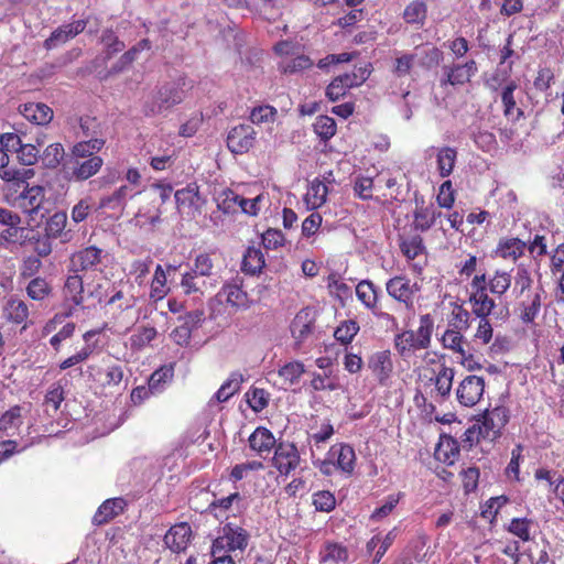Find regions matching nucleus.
I'll return each instance as SVG.
<instances>
[{
  "mask_svg": "<svg viewBox=\"0 0 564 564\" xmlns=\"http://www.w3.org/2000/svg\"><path fill=\"white\" fill-rule=\"evenodd\" d=\"M275 117L276 109L269 105L256 107L250 113V120L254 124L273 122Z\"/></svg>",
  "mask_w": 564,
  "mask_h": 564,
  "instance_id": "obj_62",
  "label": "nucleus"
},
{
  "mask_svg": "<svg viewBox=\"0 0 564 564\" xmlns=\"http://www.w3.org/2000/svg\"><path fill=\"white\" fill-rule=\"evenodd\" d=\"M104 165L100 156L89 159H68L64 163V172L69 180L84 182L96 175Z\"/></svg>",
  "mask_w": 564,
  "mask_h": 564,
  "instance_id": "obj_4",
  "label": "nucleus"
},
{
  "mask_svg": "<svg viewBox=\"0 0 564 564\" xmlns=\"http://www.w3.org/2000/svg\"><path fill=\"white\" fill-rule=\"evenodd\" d=\"M400 249L402 253L406 257V259L413 260L424 252L425 247L423 245L422 237L419 235H414L409 238L402 239L400 242Z\"/></svg>",
  "mask_w": 564,
  "mask_h": 564,
  "instance_id": "obj_44",
  "label": "nucleus"
},
{
  "mask_svg": "<svg viewBox=\"0 0 564 564\" xmlns=\"http://www.w3.org/2000/svg\"><path fill=\"white\" fill-rule=\"evenodd\" d=\"M158 335L154 327L143 326L140 327L135 334L131 336V345L134 348H142L149 345Z\"/></svg>",
  "mask_w": 564,
  "mask_h": 564,
  "instance_id": "obj_64",
  "label": "nucleus"
},
{
  "mask_svg": "<svg viewBox=\"0 0 564 564\" xmlns=\"http://www.w3.org/2000/svg\"><path fill=\"white\" fill-rule=\"evenodd\" d=\"M359 330L357 322L349 319L343 322L334 332V337L341 344H349Z\"/></svg>",
  "mask_w": 564,
  "mask_h": 564,
  "instance_id": "obj_56",
  "label": "nucleus"
},
{
  "mask_svg": "<svg viewBox=\"0 0 564 564\" xmlns=\"http://www.w3.org/2000/svg\"><path fill=\"white\" fill-rule=\"evenodd\" d=\"M358 300L370 310L375 316L387 322H395V318L381 310L379 305V290L369 280L360 281L356 286Z\"/></svg>",
  "mask_w": 564,
  "mask_h": 564,
  "instance_id": "obj_7",
  "label": "nucleus"
},
{
  "mask_svg": "<svg viewBox=\"0 0 564 564\" xmlns=\"http://www.w3.org/2000/svg\"><path fill=\"white\" fill-rule=\"evenodd\" d=\"M305 372L304 364L299 360H293L283 365L278 375L288 386H294L300 382L302 375Z\"/></svg>",
  "mask_w": 564,
  "mask_h": 564,
  "instance_id": "obj_40",
  "label": "nucleus"
},
{
  "mask_svg": "<svg viewBox=\"0 0 564 564\" xmlns=\"http://www.w3.org/2000/svg\"><path fill=\"white\" fill-rule=\"evenodd\" d=\"M44 188L42 186L26 187L19 196L18 204L29 215L37 214L44 203Z\"/></svg>",
  "mask_w": 564,
  "mask_h": 564,
  "instance_id": "obj_20",
  "label": "nucleus"
},
{
  "mask_svg": "<svg viewBox=\"0 0 564 564\" xmlns=\"http://www.w3.org/2000/svg\"><path fill=\"white\" fill-rule=\"evenodd\" d=\"M184 82L167 83L152 91L144 101L143 111L147 116L164 115L181 104L185 96Z\"/></svg>",
  "mask_w": 564,
  "mask_h": 564,
  "instance_id": "obj_1",
  "label": "nucleus"
},
{
  "mask_svg": "<svg viewBox=\"0 0 564 564\" xmlns=\"http://www.w3.org/2000/svg\"><path fill=\"white\" fill-rule=\"evenodd\" d=\"M21 115L35 124H47L53 119V110L45 104L30 102L21 106Z\"/></svg>",
  "mask_w": 564,
  "mask_h": 564,
  "instance_id": "obj_23",
  "label": "nucleus"
},
{
  "mask_svg": "<svg viewBox=\"0 0 564 564\" xmlns=\"http://www.w3.org/2000/svg\"><path fill=\"white\" fill-rule=\"evenodd\" d=\"M508 419V410L505 406H496L492 410H486L482 415L480 434H482L484 437L495 438L507 424Z\"/></svg>",
  "mask_w": 564,
  "mask_h": 564,
  "instance_id": "obj_11",
  "label": "nucleus"
},
{
  "mask_svg": "<svg viewBox=\"0 0 564 564\" xmlns=\"http://www.w3.org/2000/svg\"><path fill=\"white\" fill-rule=\"evenodd\" d=\"M477 63L470 59L464 64H454L444 67V78L441 80L442 85L449 84L453 86L464 85L470 80L477 73Z\"/></svg>",
  "mask_w": 564,
  "mask_h": 564,
  "instance_id": "obj_13",
  "label": "nucleus"
},
{
  "mask_svg": "<svg viewBox=\"0 0 564 564\" xmlns=\"http://www.w3.org/2000/svg\"><path fill=\"white\" fill-rule=\"evenodd\" d=\"M416 283H411L404 275H395L386 282V291L393 300L402 303L408 310L413 307L414 295L419 291Z\"/></svg>",
  "mask_w": 564,
  "mask_h": 564,
  "instance_id": "obj_5",
  "label": "nucleus"
},
{
  "mask_svg": "<svg viewBox=\"0 0 564 564\" xmlns=\"http://www.w3.org/2000/svg\"><path fill=\"white\" fill-rule=\"evenodd\" d=\"M242 281L237 278L226 283L219 295L224 296L226 302L235 307H246L248 304V294L241 288Z\"/></svg>",
  "mask_w": 564,
  "mask_h": 564,
  "instance_id": "obj_25",
  "label": "nucleus"
},
{
  "mask_svg": "<svg viewBox=\"0 0 564 564\" xmlns=\"http://www.w3.org/2000/svg\"><path fill=\"white\" fill-rule=\"evenodd\" d=\"M321 564H345L349 558L348 549L338 542L326 541L318 553Z\"/></svg>",
  "mask_w": 564,
  "mask_h": 564,
  "instance_id": "obj_21",
  "label": "nucleus"
},
{
  "mask_svg": "<svg viewBox=\"0 0 564 564\" xmlns=\"http://www.w3.org/2000/svg\"><path fill=\"white\" fill-rule=\"evenodd\" d=\"M192 536L191 525L182 522L173 525L164 536L165 545L173 552L185 551Z\"/></svg>",
  "mask_w": 564,
  "mask_h": 564,
  "instance_id": "obj_16",
  "label": "nucleus"
},
{
  "mask_svg": "<svg viewBox=\"0 0 564 564\" xmlns=\"http://www.w3.org/2000/svg\"><path fill=\"white\" fill-rule=\"evenodd\" d=\"M248 442L250 448L258 455L269 454L278 445L271 431L263 426L257 427L249 436Z\"/></svg>",
  "mask_w": 564,
  "mask_h": 564,
  "instance_id": "obj_22",
  "label": "nucleus"
},
{
  "mask_svg": "<svg viewBox=\"0 0 564 564\" xmlns=\"http://www.w3.org/2000/svg\"><path fill=\"white\" fill-rule=\"evenodd\" d=\"M87 25L85 20L73 21L68 24H63L54 30L48 39L44 41L46 50H53L62 44H65L76 35L82 33Z\"/></svg>",
  "mask_w": 564,
  "mask_h": 564,
  "instance_id": "obj_12",
  "label": "nucleus"
},
{
  "mask_svg": "<svg viewBox=\"0 0 564 564\" xmlns=\"http://www.w3.org/2000/svg\"><path fill=\"white\" fill-rule=\"evenodd\" d=\"M64 292L67 300L72 301L74 305L78 306L84 302V283L83 278L75 272L67 276Z\"/></svg>",
  "mask_w": 564,
  "mask_h": 564,
  "instance_id": "obj_39",
  "label": "nucleus"
},
{
  "mask_svg": "<svg viewBox=\"0 0 564 564\" xmlns=\"http://www.w3.org/2000/svg\"><path fill=\"white\" fill-rule=\"evenodd\" d=\"M313 313L310 308L301 310L294 317L291 324V333L292 336L299 341L302 343L313 329Z\"/></svg>",
  "mask_w": 564,
  "mask_h": 564,
  "instance_id": "obj_24",
  "label": "nucleus"
},
{
  "mask_svg": "<svg viewBox=\"0 0 564 564\" xmlns=\"http://www.w3.org/2000/svg\"><path fill=\"white\" fill-rule=\"evenodd\" d=\"M314 131L322 140L327 141L336 133V122L328 116H319L314 123Z\"/></svg>",
  "mask_w": 564,
  "mask_h": 564,
  "instance_id": "obj_53",
  "label": "nucleus"
},
{
  "mask_svg": "<svg viewBox=\"0 0 564 564\" xmlns=\"http://www.w3.org/2000/svg\"><path fill=\"white\" fill-rule=\"evenodd\" d=\"M313 65V62L308 56L305 55H296L291 56L290 58H285L281 62V68L284 73H296L303 69L310 68Z\"/></svg>",
  "mask_w": 564,
  "mask_h": 564,
  "instance_id": "obj_58",
  "label": "nucleus"
},
{
  "mask_svg": "<svg viewBox=\"0 0 564 564\" xmlns=\"http://www.w3.org/2000/svg\"><path fill=\"white\" fill-rule=\"evenodd\" d=\"M518 88L516 82L508 83L501 91V101L503 105V113L511 120H517L522 116V110L516 107L514 90Z\"/></svg>",
  "mask_w": 564,
  "mask_h": 564,
  "instance_id": "obj_37",
  "label": "nucleus"
},
{
  "mask_svg": "<svg viewBox=\"0 0 564 564\" xmlns=\"http://www.w3.org/2000/svg\"><path fill=\"white\" fill-rule=\"evenodd\" d=\"M264 264L265 261L261 250L256 247H249L243 254L241 270L254 275L261 272Z\"/></svg>",
  "mask_w": 564,
  "mask_h": 564,
  "instance_id": "obj_34",
  "label": "nucleus"
},
{
  "mask_svg": "<svg viewBox=\"0 0 564 564\" xmlns=\"http://www.w3.org/2000/svg\"><path fill=\"white\" fill-rule=\"evenodd\" d=\"M51 292L48 283L41 278L31 280L26 286L28 295L34 301L44 300Z\"/></svg>",
  "mask_w": 564,
  "mask_h": 564,
  "instance_id": "obj_60",
  "label": "nucleus"
},
{
  "mask_svg": "<svg viewBox=\"0 0 564 564\" xmlns=\"http://www.w3.org/2000/svg\"><path fill=\"white\" fill-rule=\"evenodd\" d=\"M215 285L216 281L209 283L192 270L183 273L180 282L183 293L193 296L194 301H200L208 286L213 288Z\"/></svg>",
  "mask_w": 564,
  "mask_h": 564,
  "instance_id": "obj_15",
  "label": "nucleus"
},
{
  "mask_svg": "<svg viewBox=\"0 0 564 564\" xmlns=\"http://www.w3.org/2000/svg\"><path fill=\"white\" fill-rule=\"evenodd\" d=\"M525 248V242L519 238H503L499 241L495 253L502 259L516 261L524 253Z\"/></svg>",
  "mask_w": 564,
  "mask_h": 564,
  "instance_id": "obj_26",
  "label": "nucleus"
},
{
  "mask_svg": "<svg viewBox=\"0 0 564 564\" xmlns=\"http://www.w3.org/2000/svg\"><path fill=\"white\" fill-rule=\"evenodd\" d=\"M415 50H419V56H416L419 64L425 68L438 65L443 57L442 51L435 46H416Z\"/></svg>",
  "mask_w": 564,
  "mask_h": 564,
  "instance_id": "obj_45",
  "label": "nucleus"
},
{
  "mask_svg": "<svg viewBox=\"0 0 564 564\" xmlns=\"http://www.w3.org/2000/svg\"><path fill=\"white\" fill-rule=\"evenodd\" d=\"M173 378L172 367H162L155 370L149 378V387L152 389V393H159L163 390L164 384L171 381Z\"/></svg>",
  "mask_w": 564,
  "mask_h": 564,
  "instance_id": "obj_49",
  "label": "nucleus"
},
{
  "mask_svg": "<svg viewBox=\"0 0 564 564\" xmlns=\"http://www.w3.org/2000/svg\"><path fill=\"white\" fill-rule=\"evenodd\" d=\"M19 145V135L15 133H4L0 137V178L6 182L18 181L22 174L15 169H9V155L17 150Z\"/></svg>",
  "mask_w": 564,
  "mask_h": 564,
  "instance_id": "obj_8",
  "label": "nucleus"
},
{
  "mask_svg": "<svg viewBox=\"0 0 564 564\" xmlns=\"http://www.w3.org/2000/svg\"><path fill=\"white\" fill-rule=\"evenodd\" d=\"M433 325L429 315L421 316V324L416 330H405L395 336V348L400 355L425 349L431 344Z\"/></svg>",
  "mask_w": 564,
  "mask_h": 564,
  "instance_id": "obj_2",
  "label": "nucleus"
},
{
  "mask_svg": "<svg viewBox=\"0 0 564 564\" xmlns=\"http://www.w3.org/2000/svg\"><path fill=\"white\" fill-rule=\"evenodd\" d=\"M178 207L192 206L198 200V186L195 183L177 189L174 194Z\"/></svg>",
  "mask_w": 564,
  "mask_h": 564,
  "instance_id": "obj_54",
  "label": "nucleus"
},
{
  "mask_svg": "<svg viewBox=\"0 0 564 564\" xmlns=\"http://www.w3.org/2000/svg\"><path fill=\"white\" fill-rule=\"evenodd\" d=\"M122 379L123 370L119 365H109L105 368H98L94 375V380L105 388L117 387Z\"/></svg>",
  "mask_w": 564,
  "mask_h": 564,
  "instance_id": "obj_30",
  "label": "nucleus"
},
{
  "mask_svg": "<svg viewBox=\"0 0 564 564\" xmlns=\"http://www.w3.org/2000/svg\"><path fill=\"white\" fill-rule=\"evenodd\" d=\"M442 344L445 348L459 354L460 357L466 356V350L464 348V337L460 330L447 329L442 336Z\"/></svg>",
  "mask_w": 564,
  "mask_h": 564,
  "instance_id": "obj_47",
  "label": "nucleus"
},
{
  "mask_svg": "<svg viewBox=\"0 0 564 564\" xmlns=\"http://www.w3.org/2000/svg\"><path fill=\"white\" fill-rule=\"evenodd\" d=\"M127 506V502L123 498H111L104 501L98 510L96 511L95 516L93 517V523L95 525H102L110 520H112L115 517L119 516L123 512L124 508Z\"/></svg>",
  "mask_w": 564,
  "mask_h": 564,
  "instance_id": "obj_19",
  "label": "nucleus"
},
{
  "mask_svg": "<svg viewBox=\"0 0 564 564\" xmlns=\"http://www.w3.org/2000/svg\"><path fill=\"white\" fill-rule=\"evenodd\" d=\"M313 505L317 511L330 512L336 507V499L330 491L321 490L313 495Z\"/></svg>",
  "mask_w": 564,
  "mask_h": 564,
  "instance_id": "obj_61",
  "label": "nucleus"
},
{
  "mask_svg": "<svg viewBox=\"0 0 564 564\" xmlns=\"http://www.w3.org/2000/svg\"><path fill=\"white\" fill-rule=\"evenodd\" d=\"M131 189L128 185H122L113 193L105 195L100 198L98 208L120 209L124 206L127 198L132 197Z\"/></svg>",
  "mask_w": 564,
  "mask_h": 564,
  "instance_id": "obj_36",
  "label": "nucleus"
},
{
  "mask_svg": "<svg viewBox=\"0 0 564 564\" xmlns=\"http://www.w3.org/2000/svg\"><path fill=\"white\" fill-rule=\"evenodd\" d=\"M195 274L202 278H210L214 275L215 262L213 254L203 252L195 257L191 269Z\"/></svg>",
  "mask_w": 564,
  "mask_h": 564,
  "instance_id": "obj_43",
  "label": "nucleus"
},
{
  "mask_svg": "<svg viewBox=\"0 0 564 564\" xmlns=\"http://www.w3.org/2000/svg\"><path fill=\"white\" fill-rule=\"evenodd\" d=\"M455 376V370L451 367L442 365L436 377H435V387L437 393L443 398H447L452 390L453 379Z\"/></svg>",
  "mask_w": 564,
  "mask_h": 564,
  "instance_id": "obj_42",
  "label": "nucleus"
},
{
  "mask_svg": "<svg viewBox=\"0 0 564 564\" xmlns=\"http://www.w3.org/2000/svg\"><path fill=\"white\" fill-rule=\"evenodd\" d=\"M368 367L378 381L383 384L390 378L393 370L391 352L389 350L375 352L369 358Z\"/></svg>",
  "mask_w": 564,
  "mask_h": 564,
  "instance_id": "obj_17",
  "label": "nucleus"
},
{
  "mask_svg": "<svg viewBox=\"0 0 564 564\" xmlns=\"http://www.w3.org/2000/svg\"><path fill=\"white\" fill-rule=\"evenodd\" d=\"M469 302L471 304L473 313L477 315V317H488L495 308V301L489 297L487 291L481 292H471L469 296Z\"/></svg>",
  "mask_w": 564,
  "mask_h": 564,
  "instance_id": "obj_33",
  "label": "nucleus"
},
{
  "mask_svg": "<svg viewBox=\"0 0 564 564\" xmlns=\"http://www.w3.org/2000/svg\"><path fill=\"white\" fill-rule=\"evenodd\" d=\"M256 131L250 124L234 127L227 137L228 149L235 154L247 153L254 143Z\"/></svg>",
  "mask_w": 564,
  "mask_h": 564,
  "instance_id": "obj_10",
  "label": "nucleus"
},
{
  "mask_svg": "<svg viewBox=\"0 0 564 564\" xmlns=\"http://www.w3.org/2000/svg\"><path fill=\"white\" fill-rule=\"evenodd\" d=\"M532 524V520L528 518H513L509 525L508 531L518 536L523 542H528L531 540L530 528Z\"/></svg>",
  "mask_w": 564,
  "mask_h": 564,
  "instance_id": "obj_55",
  "label": "nucleus"
},
{
  "mask_svg": "<svg viewBox=\"0 0 564 564\" xmlns=\"http://www.w3.org/2000/svg\"><path fill=\"white\" fill-rule=\"evenodd\" d=\"M269 393L261 388H252L246 393L250 408L256 412H261L268 406Z\"/></svg>",
  "mask_w": 564,
  "mask_h": 564,
  "instance_id": "obj_57",
  "label": "nucleus"
},
{
  "mask_svg": "<svg viewBox=\"0 0 564 564\" xmlns=\"http://www.w3.org/2000/svg\"><path fill=\"white\" fill-rule=\"evenodd\" d=\"M4 313L9 321L15 324L25 323L29 317L28 305L18 299H11L8 301Z\"/></svg>",
  "mask_w": 564,
  "mask_h": 564,
  "instance_id": "obj_41",
  "label": "nucleus"
},
{
  "mask_svg": "<svg viewBox=\"0 0 564 564\" xmlns=\"http://www.w3.org/2000/svg\"><path fill=\"white\" fill-rule=\"evenodd\" d=\"M403 18L408 23L423 24L426 18V4L421 0L411 2L404 10Z\"/></svg>",
  "mask_w": 564,
  "mask_h": 564,
  "instance_id": "obj_50",
  "label": "nucleus"
},
{
  "mask_svg": "<svg viewBox=\"0 0 564 564\" xmlns=\"http://www.w3.org/2000/svg\"><path fill=\"white\" fill-rule=\"evenodd\" d=\"M39 149L33 144H22L20 138L17 150H13V153H17L18 160L23 165H33L36 163L39 159Z\"/></svg>",
  "mask_w": 564,
  "mask_h": 564,
  "instance_id": "obj_59",
  "label": "nucleus"
},
{
  "mask_svg": "<svg viewBox=\"0 0 564 564\" xmlns=\"http://www.w3.org/2000/svg\"><path fill=\"white\" fill-rule=\"evenodd\" d=\"M328 455L334 458L337 469L351 474L355 468L356 454L348 444H335L330 447Z\"/></svg>",
  "mask_w": 564,
  "mask_h": 564,
  "instance_id": "obj_18",
  "label": "nucleus"
},
{
  "mask_svg": "<svg viewBox=\"0 0 564 564\" xmlns=\"http://www.w3.org/2000/svg\"><path fill=\"white\" fill-rule=\"evenodd\" d=\"M249 541V533L241 527L234 523H227L223 528V533L213 543V555L220 552H231L236 550L243 551Z\"/></svg>",
  "mask_w": 564,
  "mask_h": 564,
  "instance_id": "obj_3",
  "label": "nucleus"
},
{
  "mask_svg": "<svg viewBox=\"0 0 564 564\" xmlns=\"http://www.w3.org/2000/svg\"><path fill=\"white\" fill-rule=\"evenodd\" d=\"M104 257V250L97 248L95 246H89L84 248L77 252H75L70 257V268L72 271H88L95 269L98 264L101 263V259Z\"/></svg>",
  "mask_w": 564,
  "mask_h": 564,
  "instance_id": "obj_14",
  "label": "nucleus"
},
{
  "mask_svg": "<svg viewBox=\"0 0 564 564\" xmlns=\"http://www.w3.org/2000/svg\"><path fill=\"white\" fill-rule=\"evenodd\" d=\"M441 216L442 213L432 205L426 207H416L414 212L413 226L416 230L426 231L435 224L436 219Z\"/></svg>",
  "mask_w": 564,
  "mask_h": 564,
  "instance_id": "obj_32",
  "label": "nucleus"
},
{
  "mask_svg": "<svg viewBox=\"0 0 564 564\" xmlns=\"http://www.w3.org/2000/svg\"><path fill=\"white\" fill-rule=\"evenodd\" d=\"M485 392V380L482 377L466 376L456 388V398L464 406L476 405Z\"/></svg>",
  "mask_w": 564,
  "mask_h": 564,
  "instance_id": "obj_6",
  "label": "nucleus"
},
{
  "mask_svg": "<svg viewBox=\"0 0 564 564\" xmlns=\"http://www.w3.org/2000/svg\"><path fill=\"white\" fill-rule=\"evenodd\" d=\"M542 292L543 290L536 291L520 303V318L524 324H531L538 317L542 305Z\"/></svg>",
  "mask_w": 564,
  "mask_h": 564,
  "instance_id": "obj_31",
  "label": "nucleus"
},
{
  "mask_svg": "<svg viewBox=\"0 0 564 564\" xmlns=\"http://www.w3.org/2000/svg\"><path fill=\"white\" fill-rule=\"evenodd\" d=\"M533 280L531 278L530 271L523 267L519 265L517 269V274L514 278V288L513 294L517 299L522 297L525 291H529L532 286Z\"/></svg>",
  "mask_w": 564,
  "mask_h": 564,
  "instance_id": "obj_48",
  "label": "nucleus"
},
{
  "mask_svg": "<svg viewBox=\"0 0 564 564\" xmlns=\"http://www.w3.org/2000/svg\"><path fill=\"white\" fill-rule=\"evenodd\" d=\"M20 405H14L0 416V432L4 436H13L19 431L23 423Z\"/></svg>",
  "mask_w": 564,
  "mask_h": 564,
  "instance_id": "obj_28",
  "label": "nucleus"
},
{
  "mask_svg": "<svg viewBox=\"0 0 564 564\" xmlns=\"http://www.w3.org/2000/svg\"><path fill=\"white\" fill-rule=\"evenodd\" d=\"M456 160L457 151L454 148L443 147L437 149L436 163L442 177H447L452 174Z\"/></svg>",
  "mask_w": 564,
  "mask_h": 564,
  "instance_id": "obj_38",
  "label": "nucleus"
},
{
  "mask_svg": "<svg viewBox=\"0 0 564 564\" xmlns=\"http://www.w3.org/2000/svg\"><path fill=\"white\" fill-rule=\"evenodd\" d=\"M402 494H393L389 495L381 507L376 508L371 513L370 518L373 521H380L383 518L388 517L393 509L397 507L401 499Z\"/></svg>",
  "mask_w": 564,
  "mask_h": 564,
  "instance_id": "obj_63",
  "label": "nucleus"
},
{
  "mask_svg": "<svg viewBox=\"0 0 564 564\" xmlns=\"http://www.w3.org/2000/svg\"><path fill=\"white\" fill-rule=\"evenodd\" d=\"M64 148L61 143H52L46 147L42 155L43 164L48 169H55L64 158Z\"/></svg>",
  "mask_w": 564,
  "mask_h": 564,
  "instance_id": "obj_52",
  "label": "nucleus"
},
{
  "mask_svg": "<svg viewBox=\"0 0 564 564\" xmlns=\"http://www.w3.org/2000/svg\"><path fill=\"white\" fill-rule=\"evenodd\" d=\"M240 195L231 189L223 191L217 198V206L225 214L236 213L239 208Z\"/></svg>",
  "mask_w": 564,
  "mask_h": 564,
  "instance_id": "obj_51",
  "label": "nucleus"
},
{
  "mask_svg": "<svg viewBox=\"0 0 564 564\" xmlns=\"http://www.w3.org/2000/svg\"><path fill=\"white\" fill-rule=\"evenodd\" d=\"M243 377L239 372H231L228 379L220 386L214 397L210 399L209 404L214 401L223 403L228 401L234 394L240 390Z\"/></svg>",
  "mask_w": 564,
  "mask_h": 564,
  "instance_id": "obj_29",
  "label": "nucleus"
},
{
  "mask_svg": "<svg viewBox=\"0 0 564 564\" xmlns=\"http://www.w3.org/2000/svg\"><path fill=\"white\" fill-rule=\"evenodd\" d=\"M511 281L512 278L509 272L497 270L488 280V288L492 294L501 296L509 290Z\"/></svg>",
  "mask_w": 564,
  "mask_h": 564,
  "instance_id": "obj_46",
  "label": "nucleus"
},
{
  "mask_svg": "<svg viewBox=\"0 0 564 564\" xmlns=\"http://www.w3.org/2000/svg\"><path fill=\"white\" fill-rule=\"evenodd\" d=\"M328 187L324 181L314 178L305 194V203L308 209H317L322 207L327 199Z\"/></svg>",
  "mask_w": 564,
  "mask_h": 564,
  "instance_id": "obj_27",
  "label": "nucleus"
},
{
  "mask_svg": "<svg viewBox=\"0 0 564 564\" xmlns=\"http://www.w3.org/2000/svg\"><path fill=\"white\" fill-rule=\"evenodd\" d=\"M459 454L458 445L452 437L441 438L436 448L435 457L446 465H453Z\"/></svg>",
  "mask_w": 564,
  "mask_h": 564,
  "instance_id": "obj_35",
  "label": "nucleus"
},
{
  "mask_svg": "<svg viewBox=\"0 0 564 564\" xmlns=\"http://www.w3.org/2000/svg\"><path fill=\"white\" fill-rule=\"evenodd\" d=\"M274 449L272 464L281 475H289L299 466L300 454L294 444L280 442Z\"/></svg>",
  "mask_w": 564,
  "mask_h": 564,
  "instance_id": "obj_9",
  "label": "nucleus"
}]
</instances>
